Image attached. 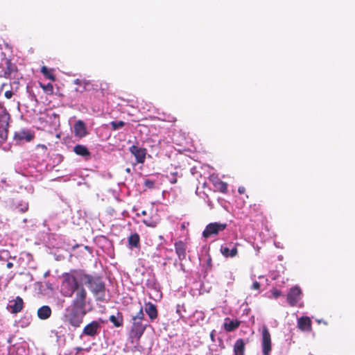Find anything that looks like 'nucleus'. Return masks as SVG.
Returning <instances> with one entry per match:
<instances>
[{
  "instance_id": "obj_50",
  "label": "nucleus",
  "mask_w": 355,
  "mask_h": 355,
  "mask_svg": "<svg viewBox=\"0 0 355 355\" xmlns=\"http://www.w3.org/2000/svg\"><path fill=\"white\" fill-rule=\"evenodd\" d=\"M211 339L213 340V338H214L213 333H211Z\"/></svg>"
},
{
  "instance_id": "obj_18",
  "label": "nucleus",
  "mask_w": 355,
  "mask_h": 355,
  "mask_svg": "<svg viewBox=\"0 0 355 355\" xmlns=\"http://www.w3.org/2000/svg\"><path fill=\"white\" fill-rule=\"evenodd\" d=\"M6 67V70L0 71V76L7 77L11 75L17 69L15 64H12L10 60L4 59V64Z\"/></svg>"
},
{
  "instance_id": "obj_45",
  "label": "nucleus",
  "mask_w": 355,
  "mask_h": 355,
  "mask_svg": "<svg viewBox=\"0 0 355 355\" xmlns=\"http://www.w3.org/2000/svg\"><path fill=\"white\" fill-rule=\"evenodd\" d=\"M141 215L145 216L146 215V211L144 210L141 211Z\"/></svg>"
},
{
  "instance_id": "obj_46",
  "label": "nucleus",
  "mask_w": 355,
  "mask_h": 355,
  "mask_svg": "<svg viewBox=\"0 0 355 355\" xmlns=\"http://www.w3.org/2000/svg\"><path fill=\"white\" fill-rule=\"evenodd\" d=\"M1 182L2 184H6V180L5 179H2Z\"/></svg>"
},
{
  "instance_id": "obj_26",
  "label": "nucleus",
  "mask_w": 355,
  "mask_h": 355,
  "mask_svg": "<svg viewBox=\"0 0 355 355\" xmlns=\"http://www.w3.org/2000/svg\"><path fill=\"white\" fill-rule=\"evenodd\" d=\"M109 320L116 327H120L123 325V315L122 313L120 312H117V314L116 315H110Z\"/></svg>"
},
{
  "instance_id": "obj_29",
  "label": "nucleus",
  "mask_w": 355,
  "mask_h": 355,
  "mask_svg": "<svg viewBox=\"0 0 355 355\" xmlns=\"http://www.w3.org/2000/svg\"><path fill=\"white\" fill-rule=\"evenodd\" d=\"M215 187L222 193H226L227 191V184L220 180L215 183Z\"/></svg>"
},
{
  "instance_id": "obj_30",
  "label": "nucleus",
  "mask_w": 355,
  "mask_h": 355,
  "mask_svg": "<svg viewBox=\"0 0 355 355\" xmlns=\"http://www.w3.org/2000/svg\"><path fill=\"white\" fill-rule=\"evenodd\" d=\"M144 184L148 189H153L155 187V181L146 179L145 180Z\"/></svg>"
},
{
  "instance_id": "obj_25",
  "label": "nucleus",
  "mask_w": 355,
  "mask_h": 355,
  "mask_svg": "<svg viewBox=\"0 0 355 355\" xmlns=\"http://www.w3.org/2000/svg\"><path fill=\"white\" fill-rule=\"evenodd\" d=\"M245 342L243 339H238L234 345V355H244L245 351Z\"/></svg>"
},
{
  "instance_id": "obj_48",
  "label": "nucleus",
  "mask_w": 355,
  "mask_h": 355,
  "mask_svg": "<svg viewBox=\"0 0 355 355\" xmlns=\"http://www.w3.org/2000/svg\"><path fill=\"white\" fill-rule=\"evenodd\" d=\"M259 279H264V277L263 276H259Z\"/></svg>"
},
{
  "instance_id": "obj_40",
  "label": "nucleus",
  "mask_w": 355,
  "mask_h": 355,
  "mask_svg": "<svg viewBox=\"0 0 355 355\" xmlns=\"http://www.w3.org/2000/svg\"><path fill=\"white\" fill-rule=\"evenodd\" d=\"M74 84L81 85L83 83V81L80 79H76L74 81Z\"/></svg>"
},
{
  "instance_id": "obj_5",
  "label": "nucleus",
  "mask_w": 355,
  "mask_h": 355,
  "mask_svg": "<svg viewBox=\"0 0 355 355\" xmlns=\"http://www.w3.org/2000/svg\"><path fill=\"white\" fill-rule=\"evenodd\" d=\"M10 119V114L6 109L0 105V144L7 139Z\"/></svg>"
},
{
  "instance_id": "obj_6",
  "label": "nucleus",
  "mask_w": 355,
  "mask_h": 355,
  "mask_svg": "<svg viewBox=\"0 0 355 355\" xmlns=\"http://www.w3.org/2000/svg\"><path fill=\"white\" fill-rule=\"evenodd\" d=\"M148 325V322L144 324L141 321H133L130 332V338L131 339L132 343H134L135 342L138 343Z\"/></svg>"
},
{
  "instance_id": "obj_19",
  "label": "nucleus",
  "mask_w": 355,
  "mask_h": 355,
  "mask_svg": "<svg viewBox=\"0 0 355 355\" xmlns=\"http://www.w3.org/2000/svg\"><path fill=\"white\" fill-rule=\"evenodd\" d=\"M175 252L180 261L186 258V245L184 242L179 241L175 243Z\"/></svg>"
},
{
  "instance_id": "obj_42",
  "label": "nucleus",
  "mask_w": 355,
  "mask_h": 355,
  "mask_svg": "<svg viewBox=\"0 0 355 355\" xmlns=\"http://www.w3.org/2000/svg\"><path fill=\"white\" fill-rule=\"evenodd\" d=\"M48 71V69L46 67H43L42 68V72L44 73V74H46V72Z\"/></svg>"
},
{
  "instance_id": "obj_4",
  "label": "nucleus",
  "mask_w": 355,
  "mask_h": 355,
  "mask_svg": "<svg viewBox=\"0 0 355 355\" xmlns=\"http://www.w3.org/2000/svg\"><path fill=\"white\" fill-rule=\"evenodd\" d=\"M103 323V320L101 318L92 320L85 326L80 335V338L83 339L84 337L95 338L101 333Z\"/></svg>"
},
{
  "instance_id": "obj_12",
  "label": "nucleus",
  "mask_w": 355,
  "mask_h": 355,
  "mask_svg": "<svg viewBox=\"0 0 355 355\" xmlns=\"http://www.w3.org/2000/svg\"><path fill=\"white\" fill-rule=\"evenodd\" d=\"M129 151L133 155L138 164H144L146 159L147 150L144 148L139 147L136 145H132L129 148Z\"/></svg>"
},
{
  "instance_id": "obj_49",
  "label": "nucleus",
  "mask_w": 355,
  "mask_h": 355,
  "mask_svg": "<svg viewBox=\"0 0 355 355\" xmlns=\"http://www.w3.org/2000/svg\"><path fill=\"white\" fill-rule=\"evenodd\" d=\"M1 56H5V54L3 52H1Z\"/></svg>"
},
{
  "instance_id": "obj_32",
  "label": "nucleus",
  "mask_w": 355,
  "mask_h": 355,
  "mask_svg": "<svg viewBox=\"0 0 355 355\" xmlns=\"http://www.w3.org/2000/svg\"><path fill=\"white\" fill-rule=\"evenodd\" d=\"M272 297L275 299L279 298L280 296L282 295V293L281 291L274 288L271 291Z\"/></svg>"
},
{
  "instance_id": "obj_38",
  "label": "nucleus",
  "mask_w": 355,
  "mask_h": 355,
  "mask_svg": "<svg viewBox=\"0 0 355 355\" xmlns=\"http://www.w3.org/2000/svg\"><path fill=\"white\" fill-rule=\"evenodd\" d=\"M143 223H144L146 226H148V227H155V225L153 223L150 222V221H148V220H143Z\"/></svg>"
},
{
  "instance_id": "obj_35",
  "label": "nucleus",
  "mask_w": 355,
  "mask_h": 355,
  "mask_svg": "<svg viewBox=\"0 0 355 355\" xmlns=\"http://www.w3.org/2000/svg\"><path fill=\"white\" fill-rule=\"evenodd\" d=\"M24 189L29 193H33L34 191L33 187L28 182L27 184L24 186Z\"/></svg>"
},
{
  "instance_id": "obj_52",
  "label": "nucleus",
  "mask_w": 355,
  "mask_h": 355,
  "mask_svg": "<svg viewBox=\"0 0 355 355\" xmlns=\"http://www.w3.org/2000/svg\"><path fill=\"white\" fill-rule=\"evenodd\" d=\"M282 256H279V260H282Z\"/></svg>"
},
{
  "instance_id": "obj_21",
  "label": "nucleus",
  "mask_w": 355,
  "mask_h": 355,
  "mask_svg": "<svg viewBox=\"0 0 355 355\" xmlns=\"http://www.w3.org/2000/svg\"><path fill=\"white\" fill-rule=\"evenodd\" d=\"M240 323V321L237 320H231L226 318L224 320L223 327L227 331H232L239 327Z\"/></svg>"
},
{
  "instance_id": "obj_7",
  "label": "nucleus",
  "mask_w": 355,
  "mask_h": 355,
  "mask_svg": "<svg viewBox=\"0 0 355 355\" xmlns=\"http://www.w3.org/2000/svg\"><path fill=\"white\" fill-rule=\"evenodd\" d=\"M227 226V223L217 222L211 223L206 226L205 229L202 232V236L207 239L212 236H216L218 234L219 232L223 231Z\"/></svg>"
},
{
  "instance_id": "obj_17",
  "label": "nucleus",
  "mask_w": 355,
  "mask_h": 355,
  "mask_svg": "<svg viewBox=\"0 0 355 355\" xmlns=\"http://www.w3.org/2000/svg\"><path fill=\"white\" fill-rule=\"evenodd\" d=\"M144 310L148 315L150 322H153L157 318V306L152 302H147L145 304Z\"/></svg>"
},
{
  "instance_id": "obj_28",
  "label": "nucleus",
  "mask_w": 355,
  "mask_h": 355,
  "mask_svg": "<svg viewBox=\"0 0 355 355\" xmlns=\"http://www.w3.org/2000/svg\"><path fill=\"white\" fill-rule=\"evenodd\" d=\"M110 124L113 130H117L122 128L125 123L123 121H112Z\"/></svg>"
},
{
  "instance_id": "obj_51",
  "label": "nucleus",
  "mask_w": 355,
  "mask_h": 355,
  "mask_svg": "<svg viewBox=\"0 0 355 355\" xmlns=\"http://www.w3.org/2000/svg\"><path fill=\"white\" fill-rule=\"evenodd\" d=\"M4 189V187L2 185V186H0V189Z\"/></svg>"
},
{
  "instance_id": "obj_15",
  "label": "nucleus",
  "mask_w": 355,
  "mask_h": 355,
  "mask_svg": "<svg viewBox=\"0 0 355 355\" xmlns=\"http://www.w3.org/2000/svg\"><path fill=\"white\" fill-rule=\"evenodd\" d=\"M8 205H9L12 209H16L21 213H24L28 209V203L24 200H10L8 202Z\"/></svg>"
},
{
  "instance_id": "obj_3",
  "label": "nucleus",
  "mask_w": 355,
  "mask_h": 355,
  "mask_svg": "<svg viewBox=\"0 0 355 355\" xmlns=\"http://www.w3.org/2000/svg\"><path fill=\"white\" fill-rule=\"evenodd\" d=\"M84 285L87 286L97 301L105 300V284L101 277L89 275L84 271Z\"/></svg>"
},
{
  "instance_id": "obj_36",
  "label": "nucleus",
  "mask_w": 355,
  "mask_h": 355,
  "mask_svg": "<svg viewBox=\"0 0 355 355\" xmlns=\"http://www.w3.org/2000/svg\"><path fill=\"white\" fill-rule=\"evenodd\" d=\"M251 288L253 290H259L260 288V283L254 281L251 286Z\"/></svg>"
},
{
  "instance_id": "obj_39",
  "label": "nucleus",
  "mask_w": 355,
  "mask_h": 355,
  "mask_svg": "<svg viewBox=\"0 0 355 355\" xmlns=\"http://www.w3.org/2000/svg\"><path fill=\"white\" fill-rule=\"evenodd\" d=\"M5 87H8V84L7 83H2L1 85V86H0V95L3 92Z\"/></svg>"
},
{
  "instance_id": "obj_1",
  "label": "nucleus",
  "mask_w": 355,
  "mask_h": 355,
  "mask_svg": "<svg viewBox=\"0 0 355 355\" xmlns=\"http://www.w3.org/2000/svg\"><path fill=\"white\" fill-rule=\"evenodd\" d=\"M61 294L67 297L75 295L72 302L86 301L87 291L84 288V270H71L62 275Z\"/></svg>"
},
{
  "instance_id": "obj_47",
  "label": "nucleus",
  "mask_w": 355,
  "mask_h": 355,
  "mask_svg": "<svg viewBox=\"0 0 355 355\" xmlns=\"http://www.w3.org/2000/svg\"><path fill=\"white\" fill-rule=\"evenodd\" d=\"M76 350L78 352V351H81L83 350V348L82 347H76Z\"/></svg>"
},
{
  "instance_id": "obj_37",
  "label": "nucleus",
  "mask_w": 355,
  "mask_h": 355,
  "mask_svg": "<svg viewBox=\"0 0 355 355\" xmlns=\"http://www.w3.org/2000/svg\"><path fill=\"white\" fill-rule=\"evenodd\" d=\"M4 96L6 98L9 99L13 96V92L11 90H6L5 92Z\"/></svg>"
},
{
  "instance_id": "obj_22",
  "label": "nucleus",
  "mask_w": 355,
  "mask_h": 355,
  "mask_svg": "<svg viewBox=\"0 0 355 355\" xmlns=\"http://www.w3.org/2000/svg\"><path fill=\"white\" fill-rule=\"evenodd\" d=\"M73 152L80 156H82L85 158L89 157L91 155V153L89 149L84 145L77 144L73 147Z\"/></svg>"
},
{
  "instance_id": "obj_23",
  "label": "nucleus",
  "mask_w": 355,
  "mask_h": 355,
  "mask_svg": "<svg viewBox=\"0 0 355 355\" xmlns=\"http://www.w3.org/2000/svg\"><path fill=\"white\" fill-rule=\"evenodd\" d=\"M51 309L49 306L44 305L38 309L37 316L41 320H46L51 315Z\"/></svg>"
},
{
  "instance_id": "obj_11",
  "label": "nucleus",
  "mask_w": 355,
  "mask_h": 355,
  "mask_svg": "<svg viewBox=\"0 0 355 355\" xmlns=\"http://www.w3.org/2000/svg\"><path fill=\"white\" fill-rule=\"evenodd\" d=\"M34 138V135L26 129H21L16 132L14 135V140L16 144H21L24 142H29Z\"/></svg>"
},
{
  "instance_id": "obj_10",
  "label": "nucleus",
  "mask_w": 355,
  "mask_h": 355,
  "mask_svg": "<svg viewBox=\"0 0 355 355\" xmlns=\"http://www.w3.org/2000/svg\"><path fill=\"white\" fill-rule=\"evenodd\" d=\"M220 251L221 254L226 258H233L237 255V243L228 242L220 246Z\"/></svg>"
},
{
  "instance_id": "obj_33",
  "label": "nucleus",
  "mask_w": 355,
  "mask_h": 355,
  "mask_svg": "<svg viewBox=\"0 0 355 355\" xmlns=\"http://www.w3.org/2000/svg\"><path fill=\"white\" fill-rule=\"evenodd\" d=\"M166 178L171 184H175L177 182V177L174 176L173 174H168L166 175Z\"/></svg>"
},
{
  "instance_id": "obj_44",
  "label": "nucleus",
  "mask_w": 355,
  "mask_h": 355,
  "mask_svg": "<svg viewBox=\"0 0 355 355\" xmlns=\"http://www.w3.org/2000/svg\"><path fill=\"white\" fill-rule=\"evenodd\" d=\"M125 171H126L128 173H131V169H130V168H125Z\"/></svg>"
},
{
  "instance_id": "obj_16",
  "label": "nucleus",
  "mask_w": 355,
  "mask_h": 355,
  "mask_svg": "<svg viewBox=\"0 0 355 355\" xmlns=\"http://www.w3.org/2000/svg\"><path fill=\"white\" fill-rule=\"evenodd\" d=\"M23 306L24 301L22 298L17 296L14 300L10 301L7 309L10 310L12 313H17L22 310Z\"/></svg>"
},
{
  "instance_id": "obj_27",
  "label": "nucleus",
  "mask_w": 355,
  "mask_h": 355,
  "mask_svg": "<svg viewBox=\"0 0 355 355\" xmlns=\"http://www.w3.org/2000/svg\"><path fill=\"white\" fill-rule=\"evenodd\" d=\"M145 320V315L144 313L143 307L140 306L139 311L136 313V315L132 316V321H142Z\"/></svg>"
},
{
  "instance_id": "obj_14",
  "label": "nucleus",
  "mask_w": 355,
  "mask_h": 355,
  "mask_svg": "<svg viewBox=\"0 0 355 355\" xmlns=\"http://www.w3.org/2000/svg\"><path fill=\"white\" fill-rule=\"evenodd\" d=\"M74 135L79 138L85 137L88 132L85 122L82 120H78L73 125Z\"/></svg>"
},
{
  "instance_id": "obj_24",
  "label": "nucleus",
  "mask_w": 355,
  "mask_h": 355,
  "mask_svg": "<svg viewBox=\"0 0 355 355\" xmlns=\"http://www.w3.org/2000/svg\"><path fill=\"white\" fill-rule=\"evenodd\" d=\"M128 248L133 249L134 248L139 247L140 237L137 233H133L130 235L128 239Z\"/></svg>"
},
{
  "instance_id": "obj_2",
  "label": "nucleus",
  "mask_w": 355,
  "mask_h": 355,
  "mask_svg": "<svg viewBox=\"0 0 355 355\" xmlns=\"http://www.w3.org/2000/svg\"><path fill=\"white\" fill-rule=\"evenodd\" d=\"M89 311L87 309V300L72 302L71 307L66 310L65 321L74 329L80 327Z\"/></svg>"
},
{
  "instance_id": "obj_8",
  "label": "nucleus",
  "mask_w": 355,
  "mask_h": 355,
  "mask_svg": "<svg viewBox=\"0 0 355 355\" xmlns=\"http://www.w3.org/2000/svg\"><path fill=\"white\" fill-rule=\"evenodd\" d=\"M261 348L263 355H270L272 350L270 334L267 327L263 326L261 335Z\"/></svg>"
},
{
  "instance_id": "obj_20",
  "label": "nucleus",
  "mask_w": 355,
  "mask_h": 355,
  "mask_svg": "<svg viewBox=\"0 0 355 355\" xmlns=\"http://www.w3.org/2000/svg\"><path fill=\"white\" fill-rule=\"evenodd\" d=\"M297 327L304 331L311 330V318L307 316H302L298 318Z\"/></svg>"
},
{
  "instance_id": "obj_31",
  "label": "nucleus",
  "mask_w": 355,
  "mask_h": 355,
  "mask_svg": "<svg viewBox=\"0 0 355 355\" xmlns=\"http://www.w3.org/2000/svg\"><path fill=\"white\" fill-rule=\"evenodd\" d=\"M182 311H185V309H184V305L178 304L177 306H176V313L178 314V315L181 318H184V315L182 314Z\"/></svg>"
},
{
  "instance_id": "obj_34",
  "label": "nucleus",
  "mask_w": 355,
  "mask_h": 355,
  "mask_svg": "<svg viewBox=\"0 0 355 355\" xmlns=\"http://www.w3.org/2000/svg\"><path fill=\"white\" fill-rule=\"evenodd\" d=\"M8 252L3 251L0 253V260L5 261L7 259H8Z\"/></svg>"
},
{
  "instance_id": "obj_43",
  "label": "nucleus",
  "mask_w": 355,
  "mask_h": 355,
  "mask_svg": "<svg viewBox=\"0 0 355 355\" xmlns=\"http://www.w3.org/2000/svg\"><path fill=\"white\" fill-rule=\"evenodd\" d=\"M170 173L174 175V176H175V177L179 176V173L177 171H175L174 172H171Z\"/></svg>"
},
{
  "instance_id": "obj_13",
  "label": "nucleus",
  "mask_w": 355,
  "mask_h": 355,
  "mask_svg": "<svg viewBox=\"0 0 355 355\" xmlns=\"http://www.w3.org/2000/svg\"><path fill=\"white\" fill-rule=\"evenodd\" d=\"M32 259V256L31 254L27 252H24L20 254L19 258H17V257H9L8 259H7L5 262L6 264V267L8 268H12L15 265L20 266L21 263L19 262L21 259H26L28 261L31 260Z\"/></svg>"
},
{
  "instance_id": "obj_41",
  "label": "nucleus",
  "mask_w": 355,
  "mask_h": 355,
  "mask_svg": "<svg viewBox=\"0 0 355 355\" xmlns=\"http://www.w3.org/2000/svg\"><path fill=\"white\" fill-rule=\"evenodd\" d=\"M245 191V189L243 187H240L238 189L239 193H243Z\"/></svg>"
},
{
  "instance_id": "obj_53",
  "label": "nucleus",
  "mask_w": 355,
  "mask_h": 355,
  "mask_svg": "<svg viewBox=\"0 0 355 355\" xmlns=\"http://www.w3.org/2000/svg\"><path fill=\"white\" fill-rule=\"evenodd\" d=\"M3 62H1L0 63V67L3 66Z\"/></svg>"
},
{
  "instance_id": "obj_9",
  "label": "nucleus",
  "mask_w": 355,
  "mask_h": 355,
  "mask_svg": "<svg viewBox=\"0 0 355 355\" xmlns=\"http://www.w3.org/2000/svg\"><path fill=\"white\" fill-rule=\"evenodd\" d=\"M302 291L298 286L291 288L286 297L288 304L291 306H297L302 299Z\"/></svg>"
}]
</instances>
